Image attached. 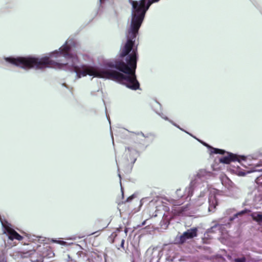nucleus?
Masks as SVG:
<instances>
[{
  "label": "nucleus",
  "mask_w": 262,
  "mask_h": 262,
  "mask_svg": "<svg viewBox=\"0 0 262 262\" xmlns=\"http://www.w3.org/2000/svg\"><path fill=\"white\" fill-rule=\"evenodd\" d=\"M215 199V205H211V204H210V206H209V209H210V208H215V205H217V202H216V201L215 200V199Z\"/></svg>",
  "instance_id": "16"
},
{
  "label": "nucleus",
  "mask_w": 262,
  "mask_h": 262,
  "mask_svg": "<svg viewBox=\"0 0 262 262\" xmlns=\"http://www.w3.org/2000/svg\"><path fill=\"white\" fill-rule=\"evenodd\" d=\"M0 262H4V261H2V260H0Z\"/></svg>",
  "instance_id": "21"
},
{
  "label": "nucleus",
  "mask_w": 262,
  "mask_h": 262,
  "mask_svg": "<svg viewBox=\"0 0 262 262\" xmlns=\"http://www.w3.org/2000/svg\"><path fill=\"white\" fill-rule=\"evenodd\" d=\"M198 235V228L194 227L187 230L181 235L176 237V241L178 244H183L187 239L192 238Z\"/></svg>",
  "instance_id": "3"
},
{
  "label": "nucleus",
  "mask_w": 262,
  "mask_h": 262,
  "mask_svg": "<svg viewBox=\"0 0 262 262\" xmlns=\"http://www.w3.org/2000/svg\"><path fill=\"white\" fill-rule=\"evenodd\" d=\"M124 242H125V240L124 239H123V238L121 239L120 247L123 248V249H124Z\"/></svg>",
  "instance_id": "14"
},
{
  "label": "nucleus",
  "mask_w": 262,
  "mask_h": 262,
  "mask_svg": "<svg viewBox=\"0 0 262 262\" xmlns=\"http://www.w3.org/2000/svg\"><path fill=\"white\" fill-rule=\"evenodd\" d=\"M110 241L112 243H114L115 242V239H118L117 238V234L116 232H113L112 233V234L109 237Z\"/></svg>",
  "instance_id": "10"
},
{
  "label": "nucleus",
  "mask_w": 262,
  "mask_h": 262,
  "mask_svg": "<svg viewBox=\"0 0 262 262\" xmlns=\"http://www.w3.org/2000/svg\"><path fill=\"white\" fill-rule=\"evenodd\" d=\"M181 191V189H177V191H176V193L177 194V195H178V196H180V197H183V195L180 194V191Z\"/></svg>",
  "instance_id": "15"
},
{
  "label": "nucleus",
  "mask_w": 262,
  "mask_h": 262,
  "mask_svg": "<svg viewBox=\"0 0 262 262\" xmlns=\"http://www.w3.org/2000/svg\"><path fill=\"white\" fill-rule=\"evenodd\" d=\"M245 212V211H241V212H239V213H238V214H239V215H242V214H244Z\"/></svg>",
  "instance_id": "17"
},
{
  "label": "nucleus",
  "mask_w": 262,
  "mask_h": 262,
  "mask_svg": "<svg viewBox=\"0 0 262 262\" xmlns=\"http://www.w3.org/2000/svg\"><path fill=\"white\" fill-rule=\"evenodd\" d=\"M210 172L207 171L205 169H200L196 174V177L201 179L208 176H210Z\"/></svg>",
  "instance_id": "8"
},
{
  "label": "nucleus",
  "mask_w": 262,
  "mask_h": 262,
  "mask_svg": "<svg viewBox=\"0 0 262 262\" xmlns=\"http://www.w3.org/2000/svg\"><path fill=\"white\" fill-rule=\"evenodd\" d=\"M235 262H245L246 261V258L244 257H243L242 258H236L235 259Z\"/></svg>",
  "instance_id": "13"
},
{
  "label": "nucleus",
  "mask_w": 262,
  "mask_h": 262,
  "mask_svg": "<svg viewBox=\"0 0 262 262\" xmlns=\"http://www.w3.org/2000/svg\"><path fill=\"white\" fill-rule=\"evenodd\" d=\"M188 189H189V191L191 190V187H189L188 188Z\"/></svg>",
  "instance_id": "19"
},
{
  "label": "nucleus",
  "mask_w": 262,
  "mask_h": 262,
  "mask_svg": "<svg viewBox=\"0 0 262 262\" xmlns=\"http://www.w3.org/2000/svg\"><path fill=\"white\" fill-rule=\"evenodd\" d=\"M106 254L103 252H92L88 259L90 262H106Z\"/></svg>",
  "instance_id": "4"
},
{
  "label": "nucleus",
  "mask_w": 262,
  "mask_h": 262,
  "mask_svg": "<svg viewBox=\"0 0 262 262\" xmlns=\"http://www.w3.org/2000/svg\"><path fill=\"white\" fill-rule=\"evenodd\" d=\"M190 205L187 204L185 206L179 207H176L172 209L173 214L176 215H183L185 214V212L189 210Z\"/></svg>",
  "instance_id": "6"
},
{
  "label": "nucleus",
  "mask_w": 262,
  "mask_h": 262,
  "mask_svg": "<svg viewBox=\"0 0 262 262\" xmlns=\"http://www.w3.org/2000/svg\"><path fill=\"white\" fill-rule=\"evenodd\" d=\"M251 216L254 221L257 222L259 224L262 223V214L259 213H258L256 215L255 214H252Z\"/></svg>",
  "instance_id": "9"
},
{
  "label": "nucleus",
  "mask_w": 262,
  "mask_h": 262,
  "mask_svg": "<svg viewBox=\"0 0 262 262\" xmlns=\"http://www.w3.org/2000/svg\"><path fill=\"white\" fill-rule=\"evenodd\" d=\"M77 254L80 258H84L87 257L86 253L83 251H79Z\"/></svg>",
  "instance_id": "12"
},
{
  "label": "nucleus",
  "mask_w": 262,
  "mask_h": 262,
  "mask_svg": "<svg viewBox=\"0 0 262 262\" xmlns=\"http://www.w3.org/2000/svg\"><path fill=\"white\" fill-rule=\"evenodd\" d=\"M160 0H130L132 6L130 27L128 31L127 40L125 43L123 55L127 54L133 48L135 38L144 19L145 14L151 5Z\"/></svg>",
  "instance_id": "2"
},
{
  "label": "nucleus",
  "mask_w": 262,
  "mask_h": 262,
  "mask_svg": "<svg viewBox=\"0 0 262 262\" xmlns=\"http://www.w3.org/2000/svg\"><path fill=\"white\" fill-rule=\"evenodd\" d=\"M135 45V43L134 44ZM125 55H123L125 45L121 49L120 56L124 59H117L114 61L106 63V66L118 70H97L92 66L83 65L81 68L77 66L78 58L77 55H73L70 53L71 47L67 43L59 48V51L54 53L55 56L62 55L66 59L71 60V63L67 62L64 63L54 61L48 57L40 59L29 57V69L35 68L37 69H42L46 68H54L61 69L64 66L70 64L77 76H86L87 75L96 77L107 78L125 85L127 88L132 90L140 89V83L137 79L136 70L137 62V47L134 48Z\"/></svg>",
  "instance_id": "1"
},
{
  "label": "nucleus",
  "mask_w": 262,
  "mask_h": 262,
  "mask_svg": "<svg viewBox=\"0 0 262 262\" xmlns=\"http://www.w3.org/2000/svg\"><path fill=\"white\" fill-rule=\"evenodd\" d=\"M212 150H213V151L212 152L213 153H214V154H215L223 155L225 153V151L224 150H222V149H218V148H213Z\"/></svg>",
  "instance_id": "11"
},
{
  "label": "nucleus",
  "mask_w": 262,
  "mask_h": 262,
  "mask_svg": "<svg viewBox=\"0 0 262 262\" xmlns=\"http://www.w3.org/2000/svg\"><path fill=\"white\" fill-rule=\"evenodd\" d=\"M174 206H177V204H173Z\"/></svg>",
  "instance_id": "20"
},
{
  "label": "nucleus",
  "mask_w": 262,
  "mask_h": 262,
  "mask_svg": "<svg viewBox=\"0 0 262 262\" xmlns=\"http://www.w3.org/2000/svg\"><path fill=\"white\" fill-rule=\"evenodd\" d=\"M6 230L10 239H17L20 241L23 239V237L19 234L15 230L12 228L10 227H6Z\"/></svg>",
  "instance_id": "5"
},
{
  "label": "nucleus",
  "mask_w": 262,
  "mask_h": 262,
  "mask_svg": "<svg viewBox=\"0 0 262 262\" xmlns=\"http://www.w3.org/2000/svg\"><path fill=\"white\" fill-rule=\"evenodd\" d=\"M104 228V227H101V229H100V228L98 229V231L102 230Z\"/></svg>",
  "instance_id": "18"
},
{
  "label": "nucleus",
  "mask_w": 262,
  "mask_h": 262,
  "mask_svg": "<svg viewBox=\"0 0 262 262\" xmlns=\"http://www.w3.org/2000/svg\"><path fill=\"white\" fill-rule=\"evenodd\" d=\"M239 161L238 157L231 154L229 156L224 157L220 159V162L224 164H229L232 161Z\"/></svg>",
  "instance_id": "7"
}]
</instances>
